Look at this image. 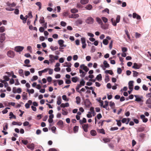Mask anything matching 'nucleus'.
Here are the masks:
<instances>
[{
    "label": "nucleus",
    "mask_w": 151,
    "mask_h": 151,
    "mask_svg": "<svg viewBox=\"0 0 151 151\" xmlns=\"http://www.w3.org/2000/svg\"><path fill=\"white\" fill-rule=\"evenodd\" d=\"M62 98L63 100L66 101H68V99H67V96L65 95H63L62 96Z\"/></svg>",
    "instance_id": "nucleus-51"
},
{
    "label": "nucleus",
    "mask_w": 151,
    "mask_h": 151,
    "mask_svg": "<svg viewBox=\"0 0 151 151\" xmlns=\"http://www.w3.org/2000/svg\"><path fill=\"white\" fill-rule=\"evenodd\" d=\"M81 40L82 44V47L83 49H85L86 48V41L85 38L84 37H82L81 38Z\"/></svg>",
    "instance_id": "nucleus-6"
},
{
    "label": "nucleus",
    "mask_w": 151,
    "mask_h": 151,
    "mask_svg": "<svg viewBox=\"0 0 151 151\" xmlns=\"http://www.w3.org/2000/svg\"><path fill=\"white\" fill-rule=\"evenodd\" d=\"M50 48L52 51L56 50L58 48V47L57 46L54 47L52 46H51Z\"/></svg>",
    "instance_id": "nucleus-39"
},
{
    "label": "nucleus",
    "mask_w": 151,
    "mask_h": 151,
    "mask_svg": "<svg viewBox=\"0 0 151 151\" xmlns=\"http://www.w3.org/2000/svg\"><path fill=\"white\" fill-rule=\"evenodd\" d=\"M96 80L99 81L102 79V76L101 74H99L96 77Z\"/></svg>",
    "instance_id": "nucleus-24"
},
{
    "label": "nucleus",
    "mask_w": 151,
    "mask_h": 151,
    "mask_svg": "<svg viewBox=\"0 0 151 151\" xmlns=\"http://www.w3.org/2000/svg\"><path fill=\"white\" fill-rule=\"evenodd\" d=\"M101 19L103 20V21L105 23H106L108 21V19L105 17H101Z\"/></svg>",
    "instance_id": "nucleus-43"
},
{
    "label": "nucleus",
    "mask_w": 151,
    "mask_h": 151,
    "mask_svg": "<svg viewBox=\"0 0 151 151\" xmlns=\"http://www.w3.org/2000/svg\"><path fill=\"white\" fill-rule=\"evenodd\" d=\"M60 25L63 27H65L66 25V23L64 22L61 21L60 22Z\"/></svg>",
    "instance_id": "nucleus-63"
},
{
    "label": "nucleus",
    "mask_w": 151,
    "mask_h": 151,
    "mask_svg": "<svg viewBox=\"0 0 151 151\" xmlns=\"http://www.w3.org/2000/svg\"><path fill=\"white\" fill-rule=\"evenodd\" d=\"M83 22L82 21L81 19H78L77 20L76 23L77 25H78L79 24H82Z\"/></svg>",
    "instance_id": "nucleus-32"
},
{
    "label": "nucleus",
    "mask_w": 151,
    "mask_h": 151,
    "mask_svg": "<svg viewBox=\"0 0 151 151\" xmlns=\"http://www.w3.org/2000/svg\"><path fill=\"white\" fill-rule=\"evenodd\" d=\"M88 2V0H81V3L83 4H86Z\"/></svg>",
    "instance_id": "nucleus-36"
},
{
    "label": "nucleus",
    "mask_w": 151,
    "mask_h": 151,
    "mask_svg": "<svg viewBox=\"0 0 151 151\" xmlns=\"http://www.w3.org/2000/svg\"><path fill=\"white\" fill-rule=\"evenodd\" d=\"M109 106V102L107 101H105V104L103 106L104 108H105L106 110H108L107 107Z\"/></svg>",
    "instance_id": "nucleus-25"
},
{
    "label": "nucleus",
    "mask_w": 151,
    "mask_h": 151,
    "mask_svg": "<svg viewBox=\"0 0 151 151\" xmlns=\"http://www.w3.org/2000/svg\"><path fill=\"white\" fill-rule=\"evenodd\" d=\"M132 72L133 73V76L134 77H136L138 76V72L135 70H133Z\"/></svg>",
    "instance_id": "nucleus-44"
},
{
    "label": "nucleus",
    "mask_w": 151,
    "mask_h": 151,
    "mask_svg": "<svg viewBox=\"0 0 151 151\" xmlns=\"http://www.w3.org/2000/svg\"><path fill=\"white\" fill-rule=\"evenodd\" d=\"M27 147L31 150H33L34 148L35 145L33 143H32L28 145L27 146Z\"/></svg>",
    "instance_id": "nucleus-14"
},
{
    "label": "nucleus",
    "mask_w": 151,
    "mask_h": 151,
    "mask_svg": "<svg viewBox=\"0 0 151 151\" xmlns=\"http://www.w3.org/2000/svg\"><path fill=\"white\" fill-rule=\"evenodd\" d=\"M91 134L93 136H95L96 135V132L94 130H92L90 131Z\"/></svg>",
    "instance_id": "nucleus-21"
},
{
    "label": "nucleus",
    "mask_w": 151,
    "mask_h": 151,
    "mask_svg": "<svg viewBox=\"0 0 151 151\" xmlns=\"http://www.w3.org/2000/svg\"><path fill=\"white\" fill-rule=\"evenodd\" d=\"M28 16L29 18L31 19L32 17V12L29 11L28 14Z\"/></svg>",
    "instance_id": "nucleus-59"
},
{
    "label": "nucleus",
    "mask_w": 151,
    "mask_h": 151,
    "mask_svg": "<svg viewBox=\"0 0 151 151\" xmlns=\"http://www.w3.org/2000/svg\"><path fill=\"white\" fill-rule=\"evenodd\" d=\"M5 27L4 26L0 27V32H3L5 31Z\"/></svg>",
    "instance_id": "nucleus-52"
},
{
    "label": "nucleus",
    "mask_w": 151,
    "mask_h": 151,
    "mask_svg": "<svg viewBox=\"0 0 151 151\" xmlns=\"http://www.w3.org/2000/svg\"><path fill=\"white\" fill-rule=\"evenodd\" d=\"M120 20V16L119 15H117L116 17V21L113 18H112L111 20V22L112 23V25L114 26H116V23H119Z\"/></svg>",
    "instance_id": "nucleus-1"
},
{
    "label": "nucleus",
    "mask_w": 151,
    "mask_h": 151,
    "mask_svg": "<svg viewBox=\"0 0 151 151\" xmlns=\"http://www.w3.org/2000/svg\"><path fill=\"white\" fill-rule=\"evenodd\" d=\"M84 104L86 107L89 108L90 106L91 103L89 100L87 99L84 101Z\"/></svg>",
    "instance_id": "nucleus-11"
},
{
    "label": "nucleus",
    "mask_w": 151,
    "mask_h": 151,
    "mask_svg": "<svg viewBox=\"0 0 151 151\" xmlns=\"http://www.w3.org/2000/svg\"><path fill=\"white\" fill-rule=\"evenodd\" d=\"M92 8V5L91 4H88L85 7V8L87 10H90Z\"/></svg>",
    "instance_id": "nucleus-27"
},
{
    "label": "nucleus",
    "mask_w": 151,
    "mask_h": 151,
    "mask_svg": "<svg viewBox=\"0 0 151 151\" xmlns=\"http://www.w3.org/2000/svg\"><path fill=\"white\" fill-rule=\"evenodd\" d=\"M62 99L60 96L58 97L57 98V104L58 105H60L61 103Z\"/></svg>",
    "instance_id": "nucleus-22"
},
{
    "label": "nucleus",
    "mask_w": 151,
    "mask_h": 151,
    "mask_svg": "<svg viewBox=\"0 0 151 151\" xmlns=\"http://www.w3.org/2000/svg\"><path fill=\"white\" fill-rule=\"evenodd\" d=\"M7 55L8 56L11 58H13L15 56V53L12 50H9L7 53Z\"/></svg>",
    "instance_id": "nucleus-3"
},
{
    "label": "nucleus",
    "mask_w": 151,
    "mask_h": 151,
    "mask_svg": "<svg viewBox=\"0 0 151 151\" xmlns=\"http://www.w3.org/2000/svg\"><path fill=\"white\" fill-rule=\"evenodd\" d=\"M99 132L102 133L103 134H105V132L104 130L103 129H99Z\"/></svg>",
    "instance_id": "nucleus-60"
},
{
    "label": "nucleus",
    "mask_w": 151,
    "mask_h": 151,
    "mask_svg": "<svg viewBox=\"0 0 151 151\" xmlns=\"http://www.w3.org/2000/svg\"><path fill=\"white\" fill-rule=\"evenodd\" d=\"M103 140L104 143H106L109 142L110 141V139L108 138H105L103 139Z\"/></svg>",
    "instance_id": "nucleus-34"
},
{
    "label": "nucleus",
    "mask_w": 151,
    "mask_h": 151,
    "mask_svg": "<svg viewBox=\"0 0 151 151\" xmlns=\"http://www.w3.org/2000/svg\"><path fill=\"white\" fill-rule=\"evenodd\" d=\"M146 104H151V99L149 98L146 102Z\"/></svg>",
    "instance_id": "nucleus-53"
},
{
    "label": "nucleus",
    "mask_w": 151,
    "mask_h": 151,
    "mask_svg": "<svg viewBox=\"0 0 151 151\" xmlns=\"http://www.w3.org/2000/svg\"><path fill=\"white\" fill-rule=\"evenodd\" d=\"M144 130V128L143 127H140L137 130V132H142Z\"/></svg>",
    "instance_id": "nucleus-55"
},
{
    "label": "nucleus",
    "mask_w": 151,
    "mask_h": 151,
    "mask_svg": "<svg viewBox=\"0 0 151 151\" xmlns=\"http://www.w3.org/2000/svg\"><path fill=\"white\" fill-rule=\"evenodd\" d=\"M24 48V47L21 46H17L14 48V50L17 52L22 51Z\"/></svg>",
    "instance_id": "nucleus-4"
},
{
    "label": "nucleus",
    "mask_w": 151,
    "mask_h": 151,
    "mask_svg": "<svg viewBox=\"0 0 151 151\" xmlns=\"http://www.w3.org/2000/svg\"><path fill=\"white\" fill-rule=\"evenodd\" d=\"M123 21L126 23H129V19L127 18L124 17L123 18Z\"/></svg>",
    "instance_id": "nucleus-35"
},
{
    "label": "nucleus",
    "mask_w": 151,
    "mask_h": 151,
    "mask_svg": "<svg viewBox=\"0 0 151 151\" xmlns=\"http://www.w3.org/2000/svg\"><path fill=\"white\" fill-rule=\"evenodd\" d=\"M50 59V61L54 60H57L58 58V56H54L52 55H50L49 56Z\"/></svg>",
    "instance_id": "nucleus-7"
},
{
    "label": "nucleus",
    "mask_w": 151,
    "mask_h": 151,
    "mask_svg": "<svg viewBox=\"0 0 151 151\" xmlns=\"http://www.w3.org/2000/svg\"><path fill=\"white\" fill-rule=\"evenodd\" d=\"M85 82L83 79H82L80 82V84L82 86H84L85 85Z\"/></svg>",
    "instance_id": "nucleus-47"
},
{
    "label": "nucleus",
    "mask_w": 151,
    "mask_h": 151,
    "mask_svg": "<svg viewBox=\"0 0 151 151\" xmlns=\"http://www.w3.org/2000/svg\"><path fill=\"white\" fill-rule=\"evenodd\" d=\"M79 17L78 14H72L69 16V18H76Z\"/></svg>",
    "instance_id": "nucleus-12"
},
{
    "label": "nucleus",
    "mask_w": 151,
    "mask_h": 151,
    "mask_svg": "<svg viewBox=\"0 0 151 151\" xmlns=\"http://www.w3.org/2000/svg\"><path fill=\"white\" fill-rule=\"evenodd\" d=\"M105 73H109L111 75H112L113 74V71L111 70H106L105 71Z\"/></svg>",
    "instance_id": "nucleus-38"
},
{
    "label": "nucleus",
    "mask_w": 151,
    "mask_h": 151,
    "mask_svg": "<svg viewBox=\"0 0 151 151\" xmlns=\"http://www.w3.org/2000/svg\"><path fill=\"white\" fill-rule=\"evenodd\" d=\"M65 64L63 65L64 67H70L71 66V64L70 63L66 62L64 64Z\"/></svg>",
    "instance_id": "nucleus-23"
},
{
    "label": "nucleus",
    "mask_w": 151,
    "mask_h": 151,
    "mask_svg": "<svg viewBox=\"0 0 151 151\" xmlns=\"http://www.w3.org/2000/svg\"><path fill=\"white\" fill-rule=\"evenodd\" d=\"M141 36V35L137 32L135 33V37L136 38H137L140 37Z\"/></svg>",
    "instance_id": "nucleus-64"
},
{
    "label": "nucleus",
    "mask_w": 151,
    "mask_h": 151,
    "mask_svg": "<svg viewBox=\"0 0 151 151\" xmlns=\"http://www.w3.org/2000/svg\"><path fill=\"white\" fill-rule=\"evenodd\" d=\"M27 91L29 93H31L32 94L34 93V90L33 89H32L31 90H29V89H27Z\"/></svg>",
    "instance_id": "nucleus-48"
},
{
    "label": "nucleus",
    "mask_w": 151,
    "mask_h": 151,
    "mask_svg": "<svg viewBox=\"0 0 151 151\" xmlns=\"http://www.w3.org/2000/svg\"><path fill=\"white\" fill-rule=\"evenodd\" d=\"M142 65L141 64H138L136 63H134L133 64V65L132 68L135 69H139L142 66Z\"/></svg>",
    "instance_id": "nucleus-5"
},
{
    "label": "nucleus",
    "mask_w": 151,
    "mask_h": 151,
    "mask_svg": "<svg viewBox=\"0 0 151 151\" xmlns=\"http://www.w3.org/2000/svg\"><path fill=\"white\" fill-rule=\"evenodd\" d=\"M22 124V123L21 122L14 121L12 122V124L14 125H17L19 126H21Z\"/></svg>",
    "instance_id": "nucleus-18"
},
{
    "label": "nucleus",
    "mask_w": 151,
    "mask_h": 151,
    "mask_svg": "<svg viewBox=\"0 0 151 151\" xmlns=\"http://www.w3.org/2000/svg\"><path fill=\"white\" fill-rule=\"evenodd\" d=\"M57 124L60 126H61L63 124V122L61 120H59L57 123Z\"/></svg>",
    "instance_id": "nucleus-42"
},
{
    "label": "nucleus",
    "mask_w": 151,
    "mask_h": 151,
    "mask_svg": "<svg viewBox=\"0 0 151 151\" xmlns=\"http://www.w3.org/2000/svg\"><path fill=\"white\" fill-rule=\"evenodd\" d=\"M109 106L111 109H114L115 107V103L114 102L110 101L109 103Z\"/></svg>",
    "instance_id": "nucleus-29"
},
{
    "label": "nucleus",
    "mask_w": 151,
    "mask_h": 151,
    "mask_svg": "<svg viewBox=\"0 0 151 151\" xmlns=\"http://www.w3.org/2000/svg\"><path fill=\"white\" fill-rule=\"evenodd\" d=\"M96 21L98 23L100 24L101 25H103V23L102 22L101 19L98 17H96Z\"/></svg>",
    "instance_id": "nucleus-16"
},
{
    "label": "nucleus",
    "mask_w": 151,
    "mask_h": 151,
    "mask_svg": "<svg viewBox=\"0 0 151 151\" xmlns=\"http://www.w3.org/2000/svg\"><path fill=\"white\" fill-rule=\"evenodd\" d=\"M79 72L80 73H82V75H81V76L82 77H84L86 74L82 70H81V69H80L79 70Z\"/></svg>",
    "instance_id": "nucleus-46"
},
{
    "label": "nucleus",
    "mask_w": 151,
    "mask_h": 151,
    "mask_svg": "<svg viewBox=\"0 0 151 151\" xmlns=\"http://www.w3.org/2000/svg\"><path fill=\"white\" fill-rule=\"evenodd\" d=\"M82 127L85 132H88V124H82Z\"/></svg>",
    "instance_id": "nucleus-8"
},
{
    "label": "nucleus",
    "mask_w": 151,
    "mask_h": 151,
    "mask_svg": "<svg viewBox=\"0 0 151 151\" xmlns=\"http://www.w3.org/2000/svg\"><path fill=\"white\" fill-rule=\"evenodd\" d=\"M35 4L39 6V10H40L41 9L42 7V4L40 2H38L36 3Z\"/></svg>",
    "instance_id": "nucleus-33"
},
{
    "label": "nucleus",
    "mask_w": 151,
    "mask_h": 151,
    "mask_svg": "<svg viewBox=\"0 0 151 151\" xmlns=\"http://www.w3.org/2000/svg\"><path fill=\"white\" fill-rule=\"evenodd\" d=\"M94 19L91 17L87 18L86 20V22L89 24H91L93 23Z\"/></svg>",
    "instance_id": "nucleus-2"
},
{
    "label": "nucleus",
    "mask_w": 151,
    "mask_h": 151,
    "mask_svg": "<svg viewBox=\"0 0 151 151\" xmlns=\"http://www.w3.org/2000/svg\"><path fill=\"white\" fill-rule=\"evenodd\" d=\"M70 12L72 13H75L78 12V9H76L74 8V9H72L70 10Z\"/></svg>",
    "instance_id": "nucleus-37"
},
{
    "label": "nucleus",
    "mask_w": 151,
    "mask_h": 151,
    "mask_svg": "<svg viewBox=\"0 0 151 151\" xmlns=\"http://www.w3.org/2000/svg\"><path fill=\"white\" fill-rule=\"evenodd\" d=\"M9 116H10L9 117V118L10 119H11L12 118H13L14 119H16V116L15 115H14L13 113L12 112H11L9 113Z\"/></svg>",
    "instance_id": "nucleus-19"
},
{
    "label": "nucleus",
    "mask_w": 151,
    "mask_h": 151,
    "mask_svg": "<svg viewBox=\"0 0 151 151\" xmlns=\"http://www.w3.org/2000/svg\"><path fill=\"white\" fill-rule=\"evenodd\" d=\"M78 127L77 126H75L73 128V131L74 132H77L78 130Z\"/></svg>",
    "instance_id": "nucleus-54"
},
{
    "label": "nucleus",
    "mask_w": 151,
    "mask_h": 151,
    "mask_svg": "<svg viewBox=\"0 0 151 151\" xmlns=\"http://www.w3.org/2000/svg\"><path fill=\"white\" fill-rule=\"evenodd\" d=\"M48 70L49 71V74L50 75H51L53 73V69L49 68Z\"/></svg>",
    "instance_id": "nucleus-62"
},
{
    "label": "nucleus",
    "mask_w": 151,
    "mask_h": 151,
    "mask_svg": "<svg viewBox=\"0 0 151 151\" xmlns=\"http://www.w3.org/2000/svg\"><path fill=\"white\" fill-rule=\"evenodd\" d=\"M76 103L77 104H79L81 102V99L79 96H77L76 98Z\"/></svg>",
    "instance_id": "nucleus-30"
},
{
    "label": "nucleus",
    "mask_w": 151,
    "mask_h": 151,
    "mask_svg": "<svg viewBox=\"0 0 151 151\" xmlns=\"http://www.w3.org/2000/svg\"><path fill=\"white\" fill-rule=\"evenodd\" d=\"M133 81H130L129 83V88L130 90H133Z\"/></svg>",
    "instance_id": "nucleus-10"
},
{
    "label": "nucleus",
    "mask_w": 151,
    "mask_h": 151,
    "mask_svg": "<svg viewBox=\"0 0 151 151\" xmlns=\"http://www.w3.org/2000/svg\"><path fill=\"white\" fill-rule=\"evenodd\" d=\"M5 34L4 33L1 34L0 39V42H1L2 43L5 40Z\"/></svg>",
    "instance_id": "nucleus-9"
},
{
    "label": "nucleus",
    "mask_w": 151,
    "mask_h": 151,
    "mask_svg": "<svg viewBox=\"0 0 151 151\" xmlns=\"http://www.w3.org/2000/svg\"><path fill=\"white\" fill-rule=\"evenodd\" d=\"M134 96L136 97L135 101L137 102H142L143 101L142 99V97L141 98L140 97H137V96L136 95H134Z\"/></svg>",
    "instance_id": "nucleus-20"
},
{
    "label": "nucleus",
    "mask_w": 151,
    "mask_h": 151,
    "mask_svg": "<svg viewBox=\"0 0 151 151\" xmlns=\"http://www.w3.org/2000/svg\"><path fill=\"white\" fill-rule=\"evenodd\" d=\"M78 78L77 77H73L72 78L71 80L74 83H76L77 82L78 80Z\"/></svg>",
    "instance_id": "nucleus-28"
},
{
    "label": "nucleus",
    "mask_w": 151,
    "mask_h": 151,
    "mask_svg": "<svg viewBox=\"0 0 151 151\" xmlns=\"http://www.w3.org/2000/svg\"><path fill=\"white\" fill-rule=\"evenodd\" d=\"M21 142H22V143H23L25 145H27L28 143V141L26 140L22 139V140Z\"/></svg>",
    "instance_id": "nucleus-49"
},
{
    "label": "nucleus",
    "mask_w": 151,
    "mask_h": 151,
    "mask_svg": "<svg viewBox=\"0 0 151 151\" xmlns=\"http://www.w3.org/2000/svg\"><path fill=\"white\" fill-rule=\"evenodd\" d=\"M58 42L60 46L64 47H65L66 46V45L63 44L64 41L63 40H60L58 41Z\"/></svg>",
    "instance_id": "nucleus-13"
},
{
    "label": "nucleus",
    "mask_w": 151,
    "mask_h": 151,
    "mask_svg": "<svg viewBox=\"0 0 151 151\" xmlns=\"http://www.w3.org/2000/svg\"><path fill=\"white\" fill-rule=\"evenodd\" d=\"M116 121L117 122V124L119 127H120L121 126V120H116Z\"/></svg>",
    "instance_id": "nucleus-50"
},
{
    "label": "nucleus",
    "mask_w": 151,
    "mask_h": 151,
    "mask_svg": "<svg viewBox=\"0 0 151 151\" xmlns=\"http://www.w3.org/2000/svg\"><path fill=\"white\" fill-rule=\"evenodd\" d=\"M5 125L4 127L3 128V130H6L8 129V124L7 123H6L5 124Z\"/></svg>",
    "instance_id": "nucleus-61"
},
{
    "label": "nucleus",
    "mask_w": 151,
    "mask_h": 151,
    "mask_svg": "<svg viewBox=\"0 0 151 151\" xmlns=\"http://www.w3.org/2000/svg\"><path fill=\"white\" fill-rule=\"evenodd\" d=\"M140 118L142 119V121L144 122H146L148 121V119L145 117L144 115H141L140 116Z\"/></svg>",
    "instance_id": "nucleus-15"
},
{
    "label": "nucleus",
    "mask_w": 151,
    "mask_h": 151,
    "mask_svg": "<svg viewBox=\"0 0 151 151\" xmlns=\"http://www.w3.org/2000/svg\"><path fill=\"white\" fill-rule=\"evenodd\" d=\"M86 119L85 118H83L82 120H80L79 121V123L80 124H83L84 123L86 122Z\"/></svg>",
    "instance_id": "nucleus-17"
},
{
    "label": "nucleus",
    "mask_w": 151,
    "mask_h": 151,
    "mask_svg": "<svg viewBox=\"0 0 151 151\" xmlns=\"http://www.w3.org/2000/svg\"><path fill=\"white\" fill-rule=\"evenodd\" d=\"M39 22L40 24H43L45 23L44 18L43 17H41L39 20Z\"/></svg>",
    "instance_id": "nucleus-41"
},
{
    "label": "nucleus",
    "mask_w": 151,
    "mask_h": 151,
    "mask_svg": "<svg viewBox=\"0 0 151 151\" xmlns=\"http://www.w3.org/2000/svg\"><path fill=\"white\" fill-rule=\"evenodd\" d=\"M142 88L145 91H147L148 89V88L147 86L145 84L143 85Z\"/></svg>",
    "instance_id": "nucleus-57"
},
{
    "label": "nucleus",
    "mask_w": 151,
    "mask_h": 151,
    "mask_svg": "<svg viewBox=\"0 0 151 151\" xmlns=\"http://www.w3.org/2000/svg\"><path fill=\"white\" fill-rule=\"evenodd\" d=\"M113 43V40H111L109 44V47L110 50H111L112 49V47Z\"/></svg>",
    "instance_id": "nucleus-56"
},
{
    "label": "nucleus",
    "mask_w": 151,
    "mask_h": 151,
    "mask_svg": "<svg viewBox=\"0 0 151 151\" xmlns=\"http://www.w3.org/2000/svg\"><path fill=\"white\" fill-rule=\"evenodd\" d=\"M103 64L105 68H109L110 67L109 64L107 63L106 60H104L103 62Z\"/></svg>",
    "instance_id": "nucleus-26"
},
{
    "label": "nucleus",
    "mask_w": 151,
    "mask_h": 151,
    "mask_svg": "<svg viewBox=\"0 0 151 151\" xmlns=\"http://www.w3.org/2000/svg\"><path fill=\"white\" fill-rule=\"evenodd\" d=\"M57 81L59 85H61L63 83V81L62 80H57Z\"/></svg>",
    "instance_id": "nucleus-45"
},
{
    "label": "nucleus",
    "mask_w": 151,
    "mask_h": 151,
    "mask_svg": "<svg viewBox=\"0 0 151 151\" xmlns=\"http://www.w3.org/2000/svg\"><path fill=\"white\" fill-rule=\"evenodd\" d=\"M103 43L105 45H107L108 43V41L107 39H104L103 41Z\"/></svg>",
    "instance_id": "nucleus-40"
},
{
    "label": "nucleus",
    "mask_w": 151,
    "mask_h": 151,
    "mask_svg": "<svg viewBox=\"0 0 151 151\" xmlns=\"http://www.w3.org/2000/svg\"><path fill=\"white\" fill-rule=\"evenodd\" d=\"M19 73L20 76L24 77L23 70L22 69H20L19 70Z\"/></svg>",
    "instance_id": "nucleus-31"
},
{
    "label": "nucleus",
    "mask_w": 151,
    "mask_h": 151,
    "mask_svg": "<svg viewBox=\"0 0 151 151\" xmlns=\"http://www.w3.org/2000/svg\"><path fill=\"white\" fill-rule=\"evenodd\" d=\"M62 114L64 115H67L68 114V112L64 110L63 109H62Z\"/></svg>",
    "instance_id": "nucleus-58"
}]
</instances>
